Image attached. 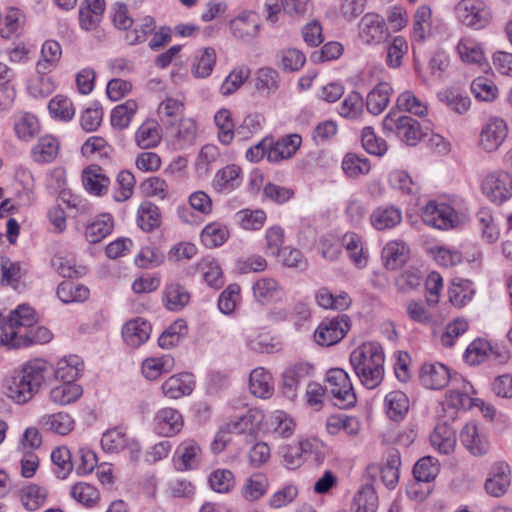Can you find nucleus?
<instances>
[{
	"label": "nucleus",
	"mask_w": 512,
	"mask_h": 512,
	"mask_svg": "<svg viewBox=\"0 0 512 512\" xmlns=\"http://www.w3.org/2000/svg\"><path fill=\"white\" fill-rule=\"evenodd\" d=\"M430 442L440 453L449 454L454 450L456 435L450 426L438 424L430 435Z\"/></svg>",
	"instance_id": "obj_52"
},
{
	"label": "nucleus",
	"mask_w": 512,
	"mask_h": 512,
	"mask_svg": "<svg viewBox=\"0 0 512 512\" xmlns=\"http://www.w3.org/2000/svg\"><path fill=\"white\" fill-rule=\"evenodd\" d=\"M38 424L45 431L65 436L73 431L75 420L69 413L60 411L42 415L38 420Z\"/></svg>",
	"instance_id": "obj_31"
},
{
	"label": "nucleus",
	"mask_w": 512,
	"mask_h": 512,
	"mask_svg": "<svg viewBox=\"0 0 512 512\" xmlns=\"http://www.w3.org/2000/svg\"><path fill=\"white\" fill-rule=\"evenodd\" d=\"M48 362L33 359L13 370L3 381L5 395L15 404L24 405L33 400L45 382Z\"/></svg>",
	"instance_id": "obj_1"
},
{
	"label": "nucleus",
	"mask_w": 512,
	"mask_h": 512,
	"mask_svg": "<svg viewBox=\"0 0 512 512\" xmlns=\"http://www.w3.org/2000/svg\"><path fill=\"white\" fill-rule=\"evenodd\" d=\"M396 108L395 111L407 112L419 117L426 116L428 113L427 103L410 90L402 92L397 97Z\"/></svg>",
	"instance_id": "obj_54"
},
{
	"label": "nucleus",
	"mask_w": 512,
	"mask_h": 512,
	"mask_svg": "<svg viewBox=\"0 0 512 512\" xmlns=\"http://www.w3.org/2000/svg\"><path fill=\"white\" fill-rule=\"evenodd\" d=\"M508 125L500 117H490L481 127L478 147L486 153L496 152L508 137Z\"/></svg>",
	"instance_id": "obj_10"
},
{
	"label": "nucleus",
	"mask_w": 512,
	"mask_h": 512,
	"mask_svg": "<svg viewBox=\"0 0 512 512\" xmlns=\"http://www.w3.org/2000/svg\"><path fill=\"white\" fill-rule=\"evenodd\" d=\"M207 483L209 488L219 494H229L235 489L234 473L226 468H217L210 472Z\"/></svg>",
	"instance_id": "obj_50"
},
{
	"label": "nucleus",
	"mask_w": 512,
	"mask_h": 512,
	"mask_svg": "<svg viewBox=\"0 0 512 512\" xmlns=\"http://www.w3.org/2000/svg\"><path fill=\"white\" fill-rule=\"evenodd\" d=\"M101 447L106 453H119L126 450L131 460H137L141 453V445L136 439L129 437L121 427L105 431L101 437Z\"/></svg>",
	"instance_id": "obj_9"
},
{
	"label": "nucleus",
	"mask_w": 512,
	"mask_h": 512,
	"mask_svg": "<svg viewBox=\"0 0 512 512\" xmlns=\"http://www.w3.org/2000/svg\"><path fill=\"white\" fill-rule=\"evenodd\" d=\"M350 365L360 383L367 389L378 387L385 375V353L376 341H366L356 346L349 356Z\"/></svg>",
	"instance_id": "obj_2"
},
{
	"label": "nucleus",
	"mask_w": 512,
	"mask_h": 512,
	"mask_svg": "<svg viewBox=\"0 0 512 512\" xmlns=\"http://www.w3.org/2000/svg\"><path fill=\"white\" fill-rule=\"evenodd\" d=\"M473 386L461 376L452 378V386L446 393V403L456 409L473 408L475 398Z\"/></svg>",
	"instance_id": "obj_17"
},
{
	"label": "nucleus",
	"mask_w": 512,
	"mask_h": 512,
	"mask_svg": "<svg viewBox=\"0 0 512 512\" xmlns=\"http://www.w3.org/2000/svg\"><path fill=\"white\" fill-rule=\"evenodd\" d=\"M202 461V448L194 438L183 439L176 447L172 464L176 471L187 472L199 468Z\"/></svg>",
	"instance_id": "obj_13"
},
{
	"label": "nucleus",
	"mask_w": 512,
	"mask_h": 512,
	"mask_svg": "<svg viewBox=\"0 0 512 512\" xmlns=\"http://www.w3.org/2000/svg\"><path fill=\"white\" fill-rule=\"evenodd\" d=\"M47 495L48 492L45 488L30 484L21 490L20 499L26 510L36 511L45 504Z\"/></svg>",
	"instance_id": "obj_62"
},
{
	"label": "nucleus",
	"mask_w": 512,
	"mask_h": 512,
	"mask_svg": "<svg viewBox=\"0 0 512 512\" xmlns=\"http://www.w3.org/2000/svg\"><path fill=\"white\" fill-rule=\"evenodd\" d=\"M48 393L49 400L57 406L76 403L83 396V387L79 382H56Z\"/></svg>",
	"instance_id": "obj_22"
},
{
	"label": "nucleus",
	"mask_w": 512,
	"mask_h": 512,
	"mask_svg": "<svg viewBox=\"0 0 512 512\" xmlns=\"http://www.w3.org/2000/svg\"><path fill=\"white\" fill-rule=\"evenodd\" d=\"M51 461L53 472L59 479H66L73 470L71 452L65 446H59L52 450Z\"/></svg>",
	"instance_id": "obj_57"
},
{
	"label": "nucleus",
	"mask_w": 512,
	"mask_h": 512,
	"mask_svg": "<svg viewBox=\"0 0 512 512\" xmlns=\"http://www.w3.org/2000/svg\"><path fill=\"white\" fill-rule=\"evenodd\" d=\"M195 383L192 373L181 372L173 374L162 383L161 392L168 399L178 400L192 394Z\"/></svg>",
	"instance_id": "obj_16"
},
{
	"label": "nucleus",
	"mask_w": 512,
	"mask_h": 512,
	"mask_svg": "<svg viewBox=\"0 0 512 512\" xmlns=\"http://www.w3.org/2000/svg\"><path fill=\"white\" fill-rule=\"evenodd\" d=\"M449 369L440 362L424 363L419 372V380L423 387L440 390L452 381Z\"/></svg>",
	"instance_id": "obj_19"
},
{
	"label": "nucleus",
	"mask_w": 512,
	"mask_h": 512,
	"mask_svg": "<svg viewBox=\"0 0 512 512\" xmlns=\"http://www.w3.org/2000/svg\"><path fill=\"white\" fill-rule=\"evenodd\" d=\"M453 11L459 23L473 30L486 28L492 20V11L484 0H460Z\"/></svg>",
	"instance_id": "obj_5"
},
{
	"label": "nucleus",
	"mask_w": 512,
	"mask_h": 512,
	"mask_svg": "<svg viewBox=\"0 0 512 512\" xmlns=\"http://www.w3.org/2000/svg\"><path fill=\"white\" fill-rule=\"evenodd\" d=\"M402 221V212L395 206H380L370 215V223L376 230L391 229Z\"/></svg>",
	"instance_id": "obj_42"
},
{
	"label": "nucleus",
	"mask_w": 512,
	"mask_h": 512,
	"mask_svg": "<svg viewBox=\"0 0 512 512\" xmlns=\"http://www.w3.org/2000/svg\"><path fill=\"white\" fill-rule=\"evenodd\" d=\"M137 224L145 232H151L161 224V212L158 206L144 201L137 210Z\"/></svg>",
	"instance_id": "obj_53"
},
{
	"label": "nucleus",
	"mask_w": 512,
	"mask_h": 512,
	"mask_svg": "<svg viewBox=\"0 0 512 512\" xmlns=\"http://www.w3.org/2000/svg\"><path fill=\"white\" fill-rule=\"evenodd\" d=\"M342 245L353 265L358 269L367 266L369 253L360 235L355 232H347L342 237Z\"/></svg>",
	"instance_id": "obj_26"
},
{
	"label": "nucleus",
	"mask_w": 512,
	"mask_h": 512,
	"mask_svg": "<svg viewBox=\"0 0 512 512\" xmlns=\"http://www.w3.org/2000/svg\"><path fill=\"white\" fill-rule=\"evenodd\" d=\"M483 194L492 202L502 204L512 197V176L505 171H495L484 177Z\"/></svg>",
	"instance_id": "obj_12"
},
{
	"label": "nucleus",
	"mask_w": 512,
	"mask_h": 512,
	"mask_svg": "<svg viewBox=\"0 0 512 512\" xmlns=\"http://www.w3.org/2000/svg\"><path fill=\"white\" fill-rule=\"evenodd\" d=\"M456 51L462 62L482 66L486 63L485 52L482 43L471 36H463L459 39Z\"/></svg>",
	"instance_id": "obj_30"
},
{
	"label": "nucleus",
	"mask_w": 512,
	"mask_h": 512,
	"mask_svg": "<svg viewBox=\"0 0 512 512\" xmlns=\"http://www.w3.org/2000/svg\"><path fill=\"white\" fill-rule=\"evenodd\" d=\"M390 37L385 18L376 12H368L358 23V40L366 46L384 43Z\"/></svg>",
	"instance_id": "obj_7"
},
{
	"label": "nucleus",
	"mask_w": 512,
	"mask_h": 512,
	"mask_svg": "<svg viewBox=\"0 0 512 512\" xmlns=\"http://www.w3.org/2000/svg\"><path fill=\"white\" fill-rule=\"evenodd\" d=\"M296 429L293 418L283 410H275L269 414L264 432L271 433L279 438L291 437Z\"/></svg>",
	"instance_id": "obj_29"
},
{
	"label": "nucleus",
	"mask_w": 512,
	"mask_h": 512,
	"mask_svg": "<svg viewBox=\"0 0 512 512\" xmlns=\"http://www.w3.org/2000/svg\"><path fill=\"white\" fill-rule=\"evenodd\" d=\"M230 29L234 37L249 42L260 32V22L252 11H242L230 21Z\"/></svg>",
	"instance_id": "obj_21"
},
{
	"label": "nucleus",
	"mask_w": 512,
	"mask_h": 512,
	"mask_svg": "<svg viewBox=\"0 0 512 512\" xmlns=\"http://www.w3.org/2000/svg\"><path fill=\"white\" fill-rule=\"evenodd\" d=\"M190 301L187 289L179 283H167L162 292V303L169 311H180Z\"/></svg>",
	"instance_id": "obj_41"
},
{
	"label": "nucleus",
	"mask_w": 512,
	"mask_h": 512,
	"mask_svg": "<svg viewBox=\"0 0 512 512\" xmlns=\"http://www.w3.org/2000/svg\"><path fill=\"white\" fill-rule=\"evenodd\" d=\"M62 56L61 45L55 40H46L41 47L36 63L37 73H51L58 66Z\"/></svg>",
	"instance_id": "obj_39"
},
{
	"label": "nucleus",
	"mask_w": 512,
	"mask_h": 512,
	"mask_svg": "<svg viewBox=\"0 0 512 512\" xmlns=\"http://www.w3.org/2000/svg\"><path fill=\"white\" fill-rule=\"evenodd\" d=\"M188 333L186 321L178 319L165 329L158 338V344L163 349H171L179 344Z\"/></svg>",
	"instance_id": "obj_58"
},
{
	"label": "nucleus",
	"mask_w": 512,
	"mask_h": 512,
	"mask_svg": "<svg viewBox=\"0 0 512 512\" xmlns=\"http://www.w3.org/2000/svg\"><path fill=\"white\" fill-rule=\"evenodd\" d=\"M174 366V358L170 354H162L144 359L141 365V372L145 379L153 381L163 374L170 373Z\"/></svg>",
	"instance_id": "obj_35"
},
{
	"label": "nucleus",
	"mask_w": 512,
	"mask_h": 512,
	"mask_svg": "<svg viewBox=\"0 0 512 512\" xmlns=\"http://www.w3.org/2000/svg\"><path fill=\"white\" fill-rule=\"evenodd\" d=\"M327 389L341 409L354 407L357 402L349 374L342 368H331L326 375Z\"/></svg>",
	"instance_id": "obj_6"
},
{
	"label": "nucleus",
	"mask_w": 512,
	"mask_h": 512,
	"mask_svg": "<svg viewBox=\"0 0 512 512\" xmlns=\"http://www.w3.org/2000/svg\"><path fill=\"white\" fill-rule=\"evenodd\" d=\"M217 54L212 47L198 49L191 62V73L195 78L204 79L209 77L216 65Z\"/></svg>",
	"instance_id": "obj_34"
},
{
	"label": "nucleus",
	"mask_w": 512,
	"mask_h": 512,
	"mask_svg": "<svg viewBox=\"0 0 512 512\" xmlns=\"http://www.w3.org/2000/svg\"><path fill=\"white\" fill-rule=\"evenodd\" d=\"M409 398L399 390L389 392L384 398L387 416L393 421L402 420L409 410Z\"/></svg>",
	"instance_id": "obj_47"
},
{
	"label": "nucleus",
	"mask_w": 512,
	"mask_h": 512,
	"mask_svg": "<svg viewBox=\"0 0 512 512\" xmlns=\"http://www.w3.org/2000/svg\"><path fill=\"white\" fill-rule=\"evenodd\" d=\"M421 219L427 226L446 231L461 225L465 215L450 200L436 199L428 201L422 207Z\"/></svg>",
	"instance_id": "obj_3"
},
{
	"label": "nucleus",
	"mask_w": 512,
	"mask_h": 512,
	"mask_svg": "<svg viewBox=\"0 0 512 512\" xmlns=\"http://www.w3.org/2000/svg\"><path fill=\"white\" fill-rule=\"evenodd\" d=\"M449 300L456 307H463L470 302L475 294L472 281L462 278L452 280L448 290Z\"/></svg>",
	"instance_id": "obj_51"
},
{
	"label": "nucleus",
	"mask_w": 512,
	"mask_h": 512,
	"mask_svg": "<svg viewBox=\"0 0 512 512\" xmlns=\"http://www.w3.org/2000/svg\"><path fill=\"white\" fill-rule=\"evenodd\" d=\"M269 489V480L263 473H254L247 477L241 488L240 496L249 503L260 500Z\"/></svg>",
	"instance_id": "obj_37"
},
{
	"label": "nucleus",
	"mask_w": 512,
	"mask_h": 512,
	"mask_svg": "<svg viewBox=\"0 0 512 512\" xmlns=\"http://www.w3.org/2000/svg\"><path fill=\"white\" fill-rule=\"evenodd\" d=\"M151 334V325L142 318L128 321L122 329V337L127 345L137 348L144 344Z\"/></svg>",
	"instance_id": "obj_32"
},
{
	"label": "nucleus",
	"mask_w": 512,
	"mask_h": 512,
	"mask_svg": "<svg viewBox=\"0 0 512 512\" xmlns=\"http://www.w3.org/2000/svg\"><path fill=\"white\" fill-rule=\"evenodd\" d=\"M59 148L60 143L57 138L52 135H44L32 147L31 157L33 161L39 164L51 163L58 156Z\"/></svg>",
	"instance_id": "obj_40"
},
{
	"label": "nucleus",
	"mask_w": 512,
	"mask_h": 512,
	"mask_svg": "<svg viewBox=\"0 0 512 512\" xmlns=\"http://www.w3.org/2000/svg\"><path fill=\"white\" fill-rule=\"evenodd\" d=\"M242 181V169L238 165L231 164L216 172L212 186L215 191L228 194L240 187Z\"/></svg>",
	"instance_id": "obj_23"
},
{
	"label": "nucleus",
	"mask_w": 512,
	"mask_h": 512,
	"mask_svg": "<svg viewBox=\"0 0 512 512\" xmlns=\"http://www.w3.org/2000/svg\"><path fill=\"white\" fill-rule=\"evenodd\" d=\"M82 183L89 194L102 196L108 191L110 179L100 166L93 164L82 171Z\"/></svg>",
	"instance_id": "obj_28"
},
{
	"label": "nucleus",
	"mask_w": 512,
	"mask_h": 512,
	"mask_svg": "<svg viewBox=\"0 0 512 512\" xmlns=\"http://www.w3.org/2000/svg\"><path fill=\"white\" fill-rule=\"evenodd\" d=\"M84 370V362L77 355H68L52 364V376L55 382H79Z\"/></svg>",
	"instance_id": "obj_18"
},
{
	"label": "nucleus",
	"mask_w": 512,
	"mask_h": 512,
	"mask_svg": "<svg viewBox=\"0 0 512 512\" xmlns=\"http://www.w3.org/2000/svg\"><path fill=\"white\" fill-rule=\"evenodd\" d=\"M214 122L218 129V140L229 145L237 132L231 111L227 108L219 109L214 115Z\"/></svg>",
	"instance_id": "obj_56"
},
{
	"label": "nucleus",
	"mask_w": 512,
	"mask_h": 512,
	"mask_svg": "<svg viewBox=\"0 0 512 512\" xmlns=\"http://www.w3.org/2000/svg\"><path fill=\"white\" fill-rule=\"evenodd\" d=\"M350 329L349 318L346 315H338L333 318H325L314 332V340L321 346H332L340 342Z\"/></svg>",
	"instance_id": "obj_11"
},
{
	"label": "nucleus",
	"mask_w": 512,
	"mask_h": 512,
	"mask_svg": "<svg viewBox=\"0 0 512 512\" xmlns=\"http://www.w3.org/2000/svg\"><path fill=\"white\" fill-rule=\"evenodd\" d=\"M185 425L183 413L171 406L159 408L153 415L151 430L159 437L171 438L179 435Z\"/></svg>",
	"instance_id": "obj_8"
},
{
	"label": "nucleus",
	"mask_w": 512,
	"mask_h": 512,
	"mask_svg": "<svg viewBox=\"0 0 512 512\" xmlns=\"http://www.w3.org/2000/svg\"><path fill=\"white\" fill-rule=\"evenodd\" d=\"M401 461L397 454H390L384 464L371 465V474L379 473L381 481L388 489H394L399 481V467Z\"/></svg>",
	"instance_id": "obj_44"
},
{
	"label": "nucleus",
	"mask_w": 512,
	"mask_h": 512,
	"mask_svg": "<svg viewBox=\"0 0 512 512\" xmlns=\"http://www.w3.org/2000/svg\"><path fill=\"white\" fill-rule=\"evenodd\" d=\"M253 297L260 304H269L280 300L283 289L280 284L270 277H263L256 280L252 285Z\"/></svg>",
	"instance_id": "obj_36"
},
{
	"label": "nucleus",
	"mask_w": 512,
	"mask_h": 512,
	"mask_svg": "<svg viewBox=\"0 0 512 512\" xmlns=\"http://www.w3.org/2000/svg\"><path fill=\"white\" fill-rule=\"evenodd\" d=\"M89 289L80 284L63 281L58 285L57 296L63 303L83 302L89 298Z\"/></svg>",
	"instance_id": "obj_63"
},
{
	"label": "nucleus",
	"mask_w": 512,
	"mask_h": 512,
	"mask_svg": "<svg viewBox=\"0 0 512 512\" xmlns=\"http://www.w3.org/2000/svg\"><path fill=\"white\" fill-rule=\"evenodd\" d=\"M114 228V220L111 214L102 213L96 216L85 227V239L91 243L96 244L109 236Z\"/></svg>",
	"instance_id": "obj_38"
},
{
	"label": "nucleus",
	"mask_w": 512,
	"mask_h": 512,
	"mask_svg": "<svg viewBox=\"0 0 512 512\" xmlns=\"http://www.w3.org/2000/svg\"><path fill=\"white\" fill-rule=\"evenodd\" d=\"M315 301L320 307L333 310H344L351 304V299L347 293L342 292L335 296L324 287L317 290Z\"/></svg>",
	"instance_id": "obj_60"
},
{
	"label": "nucleus",
	"mask_w": 512,
	"mask_h": 512,
	"mask_svg": "<svg viewBox=\"0 0 512 512\" xmlns=\"http://www.w3.org/2000/svg\"><path fill=\"white\" fill-rule=\"evenodd\" d=\"M197 269L202 273L205 283L215 289L224 285L223 271L217 260L206 257L197 263Z\"/></svg>",
	"instance_id": "obj_55"
},
{
	"label": "nucleus",
	"mask_w": 512,
	"mask_h": 512,
	"mask_svg": "<svg viewBox=\"0 0 512 512\" xmlns=\"http://www.w3.org/2000/svg\"><path fill=\"white\" fill-rule=\"evenodd\" d=\"M14 131L20 140L30 141L40 131L39 120L29 112L17 113L14 117Z\"/></svg>",
	"instance_id": "obj_49"
},
{
	"label": "nucleus",
	"mask_w": 512,
	"mask_h": 512,
	"mask_svg": "<svg viewBox=\"0 0 512 512\" xmlns=\"http://www.w3.org/2000/svg\"><path fill=\"white\" fill-rule=\"evenodd\" d=\"M392 87L387 82L378 83L366 97V106L373 115L382 113L390 102Z\"/></svg>",
	"instance_id": "obj_48"
},
{
	"label": "nucleus",
	"mask_w": 512,
	"mask_h": 512,
	"mask_svg": "<svg viewBox=\"0 0 512 512\" xmlns=\"http://www.w3.org/2000/svg\"><path fill=\"white\" fill-rule=\"evenodd\" d=\"M230 237L226 224L213 221L204 226L200 233V241L206 248H217L224 245Z\"/></svg>",
	"instance_id": "obj_43"
},
{
	"label": "nucleus",
	"mask_w": 512,
	"mask_h": 512,
	"mask_svg": "<svg viewBox=\"0 0 512 512\" xmlns=\"http://www.w3.org/2000/svg\"><path fill=\"white\" fill-rule=\"evenodd\" d=\"M409 249L402 241H390L382 249L381 257L387 269H397L408 259Z\"/></svg>",
	"instance_id": "obj_45"
},
{
	"label": "nucleus",
	"mask_w": 512,
	"mask_h": 512,
	"mask_svg": "<svg viewBox=\"0 0 512 512\" xmlns=\"http://www.w3.org/2000/svg\"><path fill=\"white\" fill-rule=\"evenodd\" d=\"M432 9L428 5H420L413 14V24L410 33L412 44L423 43L431 35Z\"/></svg>",
	"instance_id": "obj_27"
},
{
	"label": "nucleus",
	"mask_w": 512,
	"mask_h": 512,
	"mask_svg": "<svg viewBox=\"0 0 512 512\" xmlns=\"http://www.w3.org/2000/svg\"><path fill=\"white\" fill-rule=\"evenodd\" d=\"M512 471L505 461L494 462L488 472L484 489L492 497H501L506 494L511 485Z\"/></svg>",
	"instance_id": "obj_14"
},
{
	"label": "nucleus",
	"mask_w": 512,
	"mask_h": 512,
	"mask_svg": "<svg viewBox=\"0 0 512 512\" xmlns=\"http://www.w3.org/2000/svg\"><path fill=\"white\" fill-rule=\"evenodd\" d=\"M48 110L52 118L63 122L71 121L76 112L72 101L62 95H56L49 101Z\"/></svg>",
	"instance_id": "obj_64"
},
{
	"label": "nucleus",
	"mask_w": 512,
	"mask_h": 512,
	"mask_svg": "<svg viewBox=\"0 0 512 512\" xmlns=\"http://www.w3.org/2000/svg\"><path fill=\"white\" fill-rule=\"evenodd\" d=\"M378 496L372 485L363 486L354 496L352 512H376Z\"/></svg>",
	"instance_id": "obj_61"
},
{
	"label": "nucleus",
	"mask_w": 512,
	"mask_h": 512,
	"mask_svg": "<svg viewBox=\"0 0 512 512\" xmlns=\"http://www.w3.org/2000/svg\"><path fill=\"white\" fill-rule=\"evenodd\" d=\"M302 138L298 134H291L276 142L269 140L268 161L277 163L291 158L300 148Z\"/></svg>",
	"instance_id": "obj_24"
},
{
	"label": "nucleus",
	"mask_w": 512,
	"mask_h": 512,
	"mask_svg": "<svg viewBox=\"0 0 512 512\" xmlns=\"http://www.w3.org/2000/svg\"><path fill=\"white\" fill-rule=\"evenodd\" d=\"M382 129L386 136L395 135L408 146H416L424 135L416 119L394 109L384 117Z\"/></svg>",
	"instance_id": "obj_4"
},
{
	"label": "nucleus",
	"mask_w": 512,
	"mask_h": 512,
	"mask_svg": "<svg viewBox=\"0 0 512 512\" xmlns=\"http://www.w3.org/2000/svg\"><path fill=\"white\" fill-rule=\"evenodd\" d=\"M134 138L136 145L141 149H150L158 146L162 139L159 124L153 120L143 122L136 130Z\"/></svg>",
	"instance_id": "obj_46"
},
{
	"label": "nucleus",
	"mask_w": 512,
	"mask_h": 512,
	"mask_svg": "<svg viewBox=\"0 0 512 512\" xmlns=\"http://www.w3.org/2000/svg\"><path fill=\"white\" fill-rule=\"evenodd\" d=\"M460 441L474 456H482L489 450V441L476 424L467 423L460 432Z\"/></svg>",
	"instance_id": "obj_25"
},
{
	"label": "nucleus",
	"mask_w": 512,
	"mask_h": 512,
	"mask_svg": "<svg viewBox=\"0 0 512 512\" xmlns=\"http://www.w3.org/2000/svg\"><path fill=\"white\" fill-rule=\"evenodd\" d=\"M138 109L135 100L129 99L124 103L117 105L111 112V125L120 130L127 128Z\"/></svg>",
	"instance_id": "obj_59"
},
{
	"label": "nucleus",
	"mask_w": 512,
	"mask_h": 512,
	"mask_svg": "<svg viewBox=\"0 0 512 512\" xmlns=\"http://www.w3.org/2000/svg\"><path fill=\"white\" fill-rule=\"evenodd\" d=\"M264 420L265 414L261 409L250 408L245 414L228 422V424L234 433L246 436L247 441L251 442L258 436L259 432L264 431Z\"/></svg>",
	"instance_id": "obj_15"
},
{
	"label": "nucleus",
	"mask_w": 512,
	"mask_h": 512,
	"mask_svg": "<svg viewBox=\"0 0 512 512\" xmlns=\"http://www.w3.org/2000/svg\"><path fill=\"white\" fill-rule=\"evenodd\" d=\"M313 366L309 363H296L285 370L283 373L282 392L290 400L297 397L300 384L313 373Z\"/></svg>",
	"instance_id": "obj_20"
},
{
	"label": "nucleus",
	"mask_w": 512,
	"mask_h": 512,
	"mask_svg": "<svg viewBox=\"0 0 512 512\" xmlns=\"http://www.w3.org/2000/svg\"><path fill=\"white\" fill-rule=\"evenodd\" d=\"M249 390L260 399H269L274 394L272 374L263 367L253 369L249 377Z\"/></svg>",
	"instance_id": "obj_33"
}]
</instances>
